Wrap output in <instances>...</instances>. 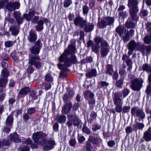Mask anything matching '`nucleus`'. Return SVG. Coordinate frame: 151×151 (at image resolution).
I'll use <instances>...</instances> for the list:
<instances>
[{
	"label": "nucleus",
	"mask_w": 151,
	"mask_h": 151,
	"mask_svg": "<svg viewBox=\"0 0 151 151\" xmlns=\"http://www.w3.org/2000/svg\"><path fill=\"white\" fill-rule=\"evenodd\" d=\"M141 46H144V47L143 49V51H141L144 55L145 54V50L146 49L147 52L148 53L150 51H151V45H149L148 46H145L144 45H142Z\"/></svg>",
	"instance_id": "nucleus-42"
},
{
	"label": "nucleus",
	"mask_w": 151,
	"mask_h": 151,
	"mask_svg": "<svg viewBox=\"0 0 151 151\" xmlns=\"http://www.w3.org/2000/svg\"><path fill=\"white\" fill-rule=\"evenodd\" d=\"M130 107L129 106H124L123 108V111L124 113L128 112L130 109Z\"/></svg>",
	"instance_id": "nucleus-64"
},
{
	"label": "nucleus",
	"mask_w": 151,
	"mask_h": 151,
	"mask_svg": "<svg viewBox=\"0 0 151 151\" xmlns=\"http://www.w3.org/2000/svg\"><path fill=\"white\" fill-rule=\"evenodd\" d=\"M34 70V69L32 66H29L27 69V73L30 74L33 72Z\"/></svg>",
	"instance_id": "nucleus-60"
},
{
	"label": "nucleus",
	"mask_w": 151,
	"mask_h": 151,
	"mask_svg": "<svg viewBox=\"0 0 151 151\" xmlns=\"http://www.w3.org/2000/svg\"><path fill=\"white\" fill-rule=\"evenodd\" d=\"M94 26L93 24L88 23L84 26L83 29L86 32H90L94 29Z\"/></svg>",
	"instance_id": "nucleus-22"
},
{
	"label": "nucleus",
	"mask_w": 151,
	"mask_h": 151,
	"mask_svg": "<svg viewBox=\"0 0 151 151\" xmlns=\"http://www.w3.org/2000/svg\"><path fill=\"white\" fill-rule=\"evenodd\" d=\"M9 72L6 69H4L2 70L0 77V81L7 83L8 77L9 76Z\"/></svg>",
	"instance_id": "nucleus-12"
},
{
	"label": "nucleus",
	"mask_w": 151,
	"mask_h": 151,
	"mask_svg": "<svg viewBox=\"0 0 151 151\" xmlns=\"http://www.w3.org/2000/svg\"><path fill=\"white\" fill-rule=\"evenodd\" d=\"M40 50L34 46H32L29 49L31 52L35 55H38L40 52Z\"/></svg>",
	"instance_id": "nucleus-33"
},
{
	"label": "nucleus",
	"mask_w": 151,
	"mask_h": 151,
	"mask_svg": "<svg viewBox=\"0 0 151 151\" xmlns=\"http://www.w3.org/2000/svg\"><path fill=\"white\" fill-rule=\"evenodd\" d=\"M34 46L40 50L42 47V43L40 40H38L35 43Z\"/></svg>",
	"instance_id": "nucleus-44"
},
{
	"label": "nucleus",
	"mask_w": 151,
	"mask_h": 151,
	"mask_svg": "<svg viewBox=\"0 0 151 151\" xmlns=\"http://www.w3.org/2000/svg\"><path fill=\"white\" fill-rule=\"evenodd\" d=\"M107 26L105 18L102 20L100 22H99L98 23V26L100 28H104Z\"/></svg>",
	"instance_id": "nucleus-37"
},
{
	"label": "nucleus",
	"mask_w": 151,
	"mask_h": 151,
	"mask_svg": "<svg viewBox=\"0 0 151 151\" xmlns=\"http://www.w3.org/2000/svg\"><path fill=\"white\" fill-rule=\"evenodd\" d=\"M29 88L28 87L23 88L20 90L19 94L21 95H25L29 91Z\"/></svg>",
	"instance_id": "nucleus-34"
},
{
	"label": "nucleus",
	"mask_w": 151,
	"mask_h": 151,
	"mask_svg": "<svg viewBox=\"0 0 151 151\" xmlns=\"http://www.w3.org/2000/svg\"><path fill=\"white\" fill-rule=\"evenodd\" d=\"M124 78L122 77H121L120 78L116 81L115 85L118 88H121L124 83Z\"/></svg>",
	"instance_id": "nucleus-32"
},
{
	"label": "nucleus",
	"mask_w": 151,
	"mask_h": 151,
	"mask_svg": "<svg viewBox=\"0 0 151 151\" xmlns=\"http://www.w3.org/2000/svg\"><path fill=\"white\" fill-rule=\"evenodd\" d=\"M36 110L33 107L29 108L27 110V113L29 114H32L35 113Z\"/></svg>",
	"instance_id": "nucleus-53"
},
{
	"label": "nucleus",
	"mask_w": 151,
	"mask_h": 151,
	"mask_svg": "<svg viewBox=\"0 0 151 151\" xmlns=\"http://www.w3.org/2000/svg\"><path fill=\"white\" fill-rule=\"evenodd\" d=\"M131 113L132 115H135L141 119H143L145 117V114L143 110L137 107L132 108Z\"/></svg>",
	"instance_id": "nucleus-7"
},
{
	"label": "nucleus",
	"mask_w": 151,
	"mask_h": 151,
	"mask_svg": "<svg viewBox=\"0 0 151 151\" xmlns=\"http://www.w3.org/2000/svg\"><path fill=\"white\" fill-rule=\"evenodd\" d=\"M145 26V29L147 30L148 33H151V23H146Z\"/></svg>",
	"instance_id": "nucleus-45"
},
{
	"label": "nucleus",
	"mask_w": 151,
	"mask_h": 151,
	"mask_svg": "<svg viewBox=\"0 0 151 151\" xmlns=\"http://www.w3.org/2000/svg\"><path fill=\"white\" fill-rule=\"evenodd\" d=\"M86 148V150L91 151L93 148L91 144L88 142H87Z\"/></svg>",
	"instance_id": "nucleus-58"
},
{
	"label": "nucleus",
	"mask_w": 151,
	"mask_h": 151,
	"mask_svg": "<svg viewBox=\"0 0 151 151\" xmlns=\"http://www.w3.org/2000/svg\"><path fill=\"white\" fill-rule=\"evenodd\" d=\"M94 96V94L90 91H86L84 92V96L86 98L89 97L90 99H92L93 98Z\"/></svg>",
	"instance_id": "nucleus-36"
},
{
	"label": "nucleus",
	"mask_w": 151,
	"mask_h": 151,
	"mask_svg": "<svg viewBox=\"0 0 151 151\" xmlns=\"http://www.w3.org/2000/svg\"><path fill=\"white\" fill-rule=\"evenodd\" d=\"M10 30L12 32V34L14 35H17L18 33L19 28L18 27L14 26H10Z\"/></svg>",
	"instance_id": "nucleus-26"
},
{
	"label": "nucleus",
	"mask_w": 151,
	"mask_h": 151,
	"mask_svg": "<svg viewBox=\"0 0 151 151\" xmlns=\"http://www.w3.org/2000/svg\"><path fill=\"white\" fill-rule=\"evenodd\" d=\"M66 117L64 115H61L58 118V122L60 123L65 122L66 120Z\"/></svg>",
	"instance_id": "nucleus-43"
},
{
	"label": "nucleus",
	"mask_w": 151,
	"mask_h": 151,
	"mask_svg": "<svg viewBox=\"0 0 151 151\" xmlns=\"http://www.w3.org/2000/svg\"><path fill=\"white\" fill-rule=\"evenodd\" d=\"M143 138L146 141H150L151 140V128H149L144 132Z\"/></svg>",
	"instance_id": "nucleus-15"
},
{
	"label": "nucleus",
	"mask_w": 151,
	"mask_h": 151,
	"mask_svg": "<svg viewBox=\"0 0 151 151\" xmlns=\"http://www.w3.org/2000/svg\"><path fill=\"white\" fill-rule=\"evenodd\" d=\"M144 43L147 44L151 43V33H147L143 38Z\"/></svg>",
	"instance_id": "nucleus-25"
},
{
	"label": "nucleus",
	"mask_w": 151,
	"mask_h": 151,
	"mask_svg": "<svg viewBox=\"0 0 151 151\" xmlns=\"http://www.w3.org/2000/svg\"><path fill=\"white\" fill-rule=\"evenodd\" d=\"M40 87L43 89L47 90L51 88V85L50 83H43L40 85Z\"/></svg>",
	"instance_id": "nucleus-41"
},
{
	"label": "nucleus",
	"mask_w": 151,
	"mask_h": 151,
	"mask_svg": "<svg viewBox=\"0 0 151 151\" xmlns=\"http://www.w3.org/2000/svg\"><path fill=\"white\" fill-rule=\"evenodd\" d=\"M139 11V9L137 10H129V14L133 21H137L138 19V17L137 15V13Z\"/></svg>",
	"instance_id": "nucleus-20"
},
{
	"label": "nucleus",
	"mask_w": 151,
	"mask_h": 151,
	"mask_svg": "<svg viewBox=\"0 0 151 151\" xmlns=\"http://www.w3.org/2000/svg\"><path fill=\"white\" fill-rule=\"evenodd\" d=\"M122 92L123 95V97L125 98L128 95L129 91L128 89L125 88L122 91Z\"/></svg>",
	"instance_id": "nucleus-48"
},
{
	"label": "nucleus",
	"mask_w": 151,
	"mask_h": 151,
	"mask_svg": "<svg viewBox=\"0 0 151 151\" xmlns=\"http://www.w3.org/2000/svg\"><path fill=\"white\" fill-rule=\"evenodd\" d=\"M106 74L111 75L113 72V66L112 65L108 64L107 66Z\"/></svg>",
	"instance_id": "nucleus-35"
},
{
	"label": "nucleus",
	"mask_w": 151,
	"mask_h": 151,
	"mask_svg": "<svg viewBox=\"0 0 151 151\" xmlns=\"http://www.w3.org/2000/svg\"><path fill=\"white\" fill-rule=\"evenodd\" d=\"M56 145L55 141L53 139L45 140L43 145V149L47 151L52 149Z\"/></svg>",
	"instance_id": "nucleus-9"
},
{
	"label": "nucleus",
	"mask_w": 151,
	"mask_h": 151,
	"mask_svg": "<svg viewBox=\"0 0 151 151\" xmlns=\"http://www.w3.org/2000/svg\"><path fill=\"white\" fill-rule=\"evenodd\" d=\"M104 18L107 25H110L114 23V19L113 17H108Z\"/></svg>",
	"instance_id": "nucleus-29"
},
{
	"label": "nucleus",
	"mask_w": 151,
	"mask_h": 151,
	"mask_svg": "<svg viewBox=\"0 0 151 151\" xmlns=\"http://www.w3.org/2000/svg\"><path fill=\"white\" fill-rule=\"evenodd\" d=\"M141 69L143 71L151 73V65L147 63H145L141 67Z\"/></svg>",
	"instance_id": "nucleus-24"
},
{
	"label": "nucleus",
	"mask_w": 151,
	"mask_h": 151,
	"mask_svg": "<svg viewBox=\"0 0 151 151\" xmlns=\"http://www.w3.org/2000/svg\"><path fill=\"white\" fill-rule=\"evenodd\" d=\"M101 128V126L97 124L93 125L92 129L94 132H96L97 130Z\"/></svg>",
	"instance_id": "nucleus-57"
},
{
	"label": "nucleus",
	"mask_w": 151,
	"mask_h": 151,
	"mask_svg": "<svg viewBox=\"0 0 151 151\" xmlns=\"http://www.w3.org/2000/svg\"><path fill=\"white\" fill-rule=\"evenodd\" d=\"M136 126L139 129L142 130L144 127V125L143 123L137 122L136 124Z\"/></svg>",
	"instance_id": "nucleus-59"
},
{
	"label": "nucleus",
	"mask_w": 151,
	"mask_h": 151,
	"mask_svg": "<svg viewBox=\"0 0 151 151\" xmlns=\"http://www.w3.org/2000/svg\"><path fill=\"white\" fill-rule=\"evenodd\" d=\"M108 146L110 147H112L115 145V142L113 140H110L107 142Z\"/></svg>",
	"instance_id": "nucleus-51"
},
{
	"label": "nucleus",
	"mask_w": 151,
	"mask_h": 151,
	"mask_svg": "<svg viewBox=\"0 0 151 151\" xmlns=\"http://www.w3.org/2000/svg\"><path fill=\"white\" fill-rule=\"evenodd\" d=\"M71 3V0H66L64 2V6L65 7H67L70 5Z\"/></svg>",
	"instance_id": "nucleus-52"
},
{
	"label": "nucleus",
	"mask_w": 151,
	"mask_h": 151,
	"mask_svg": "<svg viewBox=\"0 0 151 151\" xmlns=\"http://www.w3.org/2000/svg\"><path fill=\"white\" fill-rule=\"evenodd\" d=\"M128 14L126 11H121L119 12V17H122L124 18L127 16Z\"/></svg>",
	"instance_id": "nucleus-50"
},
{
	"label": "nucleus",
	"mask_w": 151,
	"mask_h": 151,
	"mask_svg": "<svg viewBox=\"0 0 151 151\" xmlns=\"http://www.w3.org/2000/svg\"><path fill=\"white\" fill-rule=\"evenodd\" d=\"M116 106L115 110L117 112H120L122 111V106L121 104L115 105Z\"/></svg>",
	"instance_id": "nucleus-54"
},
{
	"label": "nucleus",
	"mask_w": 151,
	"mask_h": 151,
	"mask_svg": "<svg viewBox=\"0 0 151 151\" xmlns=\"http://www.w3.org/2000/svg\"><path fill=\"white\" fill-rule=\"evenodd\" d=\"M97 72L95 69H92L91 71L86 74V76L88 78L96 77L97 76Z\"/></svg>",
	"instance_id": "nucleus-27"
},
{
	"label": "nucleus",
	"mask_w": 151,
	"mask_h": 151,
	"mask_svg": "<svg viewBox=\"0 0 151 151\" xmlns=\"http://www.w3.org/2000/svg\"><path fill=\"white\" fill-rule=\"evenodd\" d=\"M5 45L7 47H9L12 46L13 45V42L11 41H7L5 42Z\"/></svg>",
	"instance_id": "nucleus-56"
},
{
	"label": "nucleus",
	"mask_w": 151,
	"mask_h": 151,
	"mask_svg": "<svg viewBox=\"0 0 151 151\" xmlns=\"http://www.w3.org/2000/svg\"><path fill=\"white\" fill-rule=\"evenodd\" d=\"M143 82L142 78H135L131 81L130 87L134 91H139L142 87Z\"/></svg>",
	"instance_id": "nucleus-4"
},
{
	"label": "nucleus",
	"mask_w": 151,
	"mask_h": 151,
	"mask_svg": "<svg viewBox=\"0 0 151 151\" xmlns=\"http://www.w3.org/2000/svg\"><path fill=\"white\" fill-rule=\"evenodd\" d=\"M113 100L115 105L121 104L122 100L120 98V94L119 93H116L114 94Z\"/></svg>",
	"instance_id": "nucleus-21"
},
{
	"label": "nucleus",
	"mask_w": 151,
	"mask_h": 151,
	"mask_svg": "<svg viewBox=\"0 0 151 151\" xmlns=\"http://www.w3.org/2000/svg\"><path fill=\"white\" fill-rule=\"evenodd\" d=\"M100 52L101 55L103 57L106 56L109 50V47L108 43L106 41H104L101 42Z\"/></svg>",
	"instance_id": "nucleus-8"
},
{
	"label": "nucleus",
	"mask_w": 151,
	"mask_h": 151,
	"mask_svg": "<svg viewBox=\"0 0 151 151\" xmlns=\"http://www.w3.org/2000/svg\"><path fill=\"white\" fill-rule=\"evenodd\" d=\"M75 50V47L70 45L69 46L67 50L64 51L58 59L60 63L58 65V66L59 69L62 71H66L67 70V67L70 66L72 64L76 63L77 60L75 55H72L70 58L68 57L69 54L74 52Z\"/></svg>",
	"instance_id": "nucleus-1"
},
{
	"label": "nucleus",
	"mask_w": 151,
	"mask_h": 151,
	"mask_svg": "<svg viewBox=\"0 0 151 151\" xmlns=\"http://www.w3.org/2000/svg\"><path fill=\"white\" fill-rule=\"evenodd\" d=\"M147 95L149 96L151 95V84L150 83L148 84L147 87L145 91Z\"/></svg>",
	"instance_id": "nucleus-46"
},
{
	"label": "nucleus",
	"mask_w": 151,
	"mask_h": 151,
	"mask_svg": "<svg viewBox=\"0 0 151 151\" xmlns=\"http://www.w3.org/2000/svg\"><path fill=\"white\" fill-rule=\"evenodd\" d=\"M125 26L127 28H134L135 27V24L131 20H129L126 22L125 23Z\"/></svg>",
	"instance_id": "nucleus-28"
},
{
	"label": "nucleus",
	"mask_w": 151,
	"mask_h": 151,
	"mask_svg": "<svg viewBox=\"0 0 151 151\" xmlns=\"http://www.w3.org/2000/svg\"><path fill=\"white\" fill-rule=\"evenodd\" d=\"M88 140L91 142L93 144L98 145L102 142V140L99 137H96L93 136H90L89 137Z\"/></svg>",
	"instance_id": "nucleus-17"
},
{
	"label": "nucleus",
	"mask_w": 151,
	"mask_h": 151,
	"mask_svg": "<svg viewBox=\"0 0 151 151\" xmlns=\"http://www.w3.org/2000/svg\"><path fill=\"white\" fill-rule=\"evenodd\" d=\"M100 46L99 45L96 43H94L92 47V50L96 52H99V50L100 48Z\"/></svg>",
	"instance_id": "nucleus-38"
},
{
	"label": "nucleus",
	"mask_w": 151,
	"mask_h": 151,
	"mask_svg": "<svg viewBox=\"0 0 151 151\" xmlns=\"http://www.w3.org/2000/svg\"><path fill=\"white\" fill-rule=\"evenodd\" d=\"M99 83L101 87H107L109 85V83H107L105 81H101Z\"/></svg>",
	"instance_id": "nucleus-62"
},
{
	"label": "nucleus",
	"mask_w": 151,
	"mask_h": 151,
	"mask_svg": "<svg viewBox=\"0 0 151 151\" xmlns=\"http://www.w3.org/2000/svg\"><path fill=\"white\" fill-rule=\"evenodd\" d=\"M35 12L34 11H29L28 14H24L23 15V17L25 18L27 21H30L34 16Z\"/></svg>",
	"instance_id": "nucleus-23"
},
{
	"label": "nucleus",
	"mask_w": 151,
	"mask_h": 151,
	"mask_svg": "<svg viewBox=\"0 0 151 151\" xmlns=\"http://www.w3.org/2000/svg\"><path fill=\"white\" fill-rule=\"evenodd\" d=\"M72 106V104L71 103L65 105L62 110V113L65 114L69 112L70 111Z\"/></svg>",
	"instance_id": "nucleus-19"
},
{
	"label": "nucleus",
	"mask_w": 151,
	"mask_h": 151,
	"mask_svg": "<svg viewBox=\"0 0 151 151\" xmlns=\"http://www.w3.org/2000/svg\"><path fill=\"white\" fill-rule=\"evenodd\" d=\"M9 0H2L0 1V9L3 8L6 3L8 2Z\"/></svg>",
	"instance_id": "nucleus-63"
},
{
	"label": "nucleus",
	"mask_w": 151,
	"mask_h": 151,
	"mask_svg": "<svg viewBox=\"0 0 151 151\" xmlns=\"http://www.w3.org/2000/svg\"><path fill=\"white\" fill-rule=\"evenodd\" d=\"M13 116L12 115H10L7 117L6 119V124L7 125L10 126L13 124Z\"/></svg>",
	"instance_id": "nucleus-31"
},
{
	"label": "nucleus",
	"mask_w": 151,
	"mask_h": 151,
	"mask_svg": "<svg viewBox=\"0 0 151 151\" xmlns=\"http://www.w3.org/2000/svg\"><path fill=\"white\" fill-rule=\"evenodd\" d=\"M127 5L129 10H137L139 9L137 6L138 4L137 0H128Z\"/></svg>",
	"instance_id": "nucleus-13"
},
{
	"label": "nucleus",
	"mask_w": 151,
	"mask_h": 151,
	"mask_svg": "<svg viewBox=\"0 0 151 151\" xmlns=\"http://www.w3.org/2000/svg\"><path fill=\"white\" fill-rule=\"evenodd\" d=\"M43 22L41 20L37 22V25L36 27V29L37 31H40L43 29Z\"/></svg>",
	"instance_id": "nucleus-30"
},
{
	"label": "nucleus",
	"mask_w": 151,
	"mask_h": 151,
	"mask_svg": "<svg viewBox=\"0 0 151 151\" xmlns=\"http://www.w3.org/2000/svg\"><path fill=\"white\" fill-rule=\"evenodd\" d=\"M115 31L119 35L120 37L122 39L124 43L127 42L129 40L128 32L125 28L119 26L116 28Z\"/></svg>",
	"instance_id": "nucleus-3"
},
{
	"label": "nucleus",
	"mask_w": 151,
	"mask_h": 151,
	"mask_svg": "<svg viewBox=\"0 0 151 151\" xmlns=\"http://www.w3.org/2000/svg\"><path fill=\"white\" fill-rule=\"evenodd\" d=\"M7 83L0 81V93L4 92Z\"/></svg>",
	"instance_id": "nucleus-40"
},
{
	"label": "nucleus",
	"mask_w": 151,
	"mask_h": 151,
	"mask_svg": "<svg viewBox=\"0 0 151 151\" xmlns=\"http://www.w3.org/2000/svg\"><path fill=\"white\" fill-rule=\"evenodd\" d=\"M74 24L82 28L86 24V21L80 17H76L74 21Z\"/></svg>",
	"instance_id": "nucleus-14"
},
{
	"label": "nucleus",
	"mask_w": 151,
	"mask_h": 151,
	"mask_svg": "<svg viewBox=\"0 0 151 151\" xmlns=\"http://www.w3.org/2000/svg\"><path fill=\"white\" fill-rule=\"evenodd\" d=\"M69 144L70 146L73 147L76 144V141L75 138L71 139L69 142Z\"/></svg>",
	"instance_id": "nucleus-61"
},
{
	"label": "nucleus",
	"mask_w": 151,
	"mask_h": 151,
	"mask_svg": "<svg viewBox=\"0 0 151 151\" xmlns=\"http://www.w3.org/2000/svg\"><path fill=\"white\" fill-rule=\"evenodd\" d=\"M9 138L10 140L14 142L19 143L20 142L21 140L19 137V135L16 133H13L9 136Z\"/></svg>",
	"instance_id": "nucleus-16"
},
{
	"label": "nucleus",
	"mask_w": 151,
	"mask_h": 151,
	"mask_svg": "<svg viewBox=\"0 0 151 151\" xmlns=\"http://www.w3.org/2000/svg\"><path fill=\"white\" fill-rule=\"evenodd\" d=\"M141 45L139 43L136 42L134 40H131L128 44V49L135 51L138 50L140 51H143L144 46H141Z\"/></svg>",
	"instance_id": "nucleus-5"
},
{
	"label": "nucleus",
	"mask_w": 151,
	"mask_h": 151,
	"mask_svg": "<svg viewBox=\"0 0 151 151\" xmlns=\"http://www.w3.org/2000/svg\"><path fill=\"white\" fill-rule=\"evenodd\" d=\"M82 130L83 132L87 134H89L91 132V131L89 129L85 126H83L82 128Z\"/></svg>",
	"instance_id": "nucleus-49"
},
{
	"label": "nucleus",
	"mask_w": 151,
	"mask_h": 151,
	"mask_svg": "<svg viewBox=\"0 0 151 151\" xmlns=\"http://www.w3.org/2000/svg\"><path fill=\"white\" fill-rule=\"evenodd\" d=\"M37 39L36 34L32 30L29 32V35L28 36V40L31 42H34Z\"/></svg>",
	"instance_id": "nucleus-18"
},
{
	"label": "nucleus",
	"mask_w": 151,
	"mask_h": 151,
	"mask_svg": "<svg viewBox=\"0 0 151 151\" xmlns=\"http://www.w3.org/2000/svg\"><path fill=\"white\" fill-rule=\"evenodd\" d=\"M6 93L5 92L0 93V102H2L5 99Z\"/></svg>",
	"instance_id": "nucleus-55"
},
{
	"label": "nucleus",
	"mask_w": 151,
	"mask_h": 151,
	"mask_svg": "<svg viewBox=\"0 0 151 151\" xmlns=\"http://www.w3.org/2000/svg\"><path fill=\"white\" fill-rule=\"evenodd\" d=\"M47 135V134L45 133L41 132H38L34 134L32 136V138L35 143H37V145H40L41 142L39 139L42 137L46 136Z\"/></svg>",
	"instance_id": "nucleus-10"
},
{
	"label": "nucleus",
	"mask_w": 151,
	"mask_h": 151,
	"mask_svg": "<svg viewBox=\"0 0 151 151\" xmlns=\"http://www.w3.org/2000/svg\"><path fill=\"white\" fill-rule=\"evenodd\" d=\"M45 81L51 82L53 81L52 77L50 74H47L45 76Z\"/></svg>",
	"instance_id": "nucleus-39"
},
{
	"label": "nucleus",
	"mask_w": 151,
	"mask_h": 151,
	"mask_svg": "<svg viewBox=\"0 0 151 151\" xmlns=\"http://www.w3.org/2000/svg\"><path fill=\"white\" fill-rule=\"evenodd\" d=\"M102 40V38L99 37H95L94 40V42L96 44L99 45L100 42L101 43V42L104 41Z\"/></svg>",
	"instance_id": "nucleus-47"
},
{
	"label": "nucleus",
	"mask_w": 151,
	"mask_h": 151,
	"mask_svg": "<svg viewBox=\"0 0 151 151\" xmlns=\"http://www.w3.org/2000/svg\"><path fill=\"white\" fill-rule=\"evenodd\" d=\"M40 58L38 56L32 57L29 61V64L31 65H34L36 68L40 69L43 65L40 62Z\"/></svg>",
	"instance_id": "nucleus-6"
},
{
	"label": "nucleus",
	"mask_w": 151,
	"mask_h": 151,
	"mask_svg": "<svg viewBox=\"0 0 151 151\" xmlns=\"http://www.w3.org/2000/svg\"><path fill=\"white\" fill-rule=\"evenodd\" d=\"M20 6L19 3L17 1L10 2L5 5V8L9 11H13L18 9Z\"/></svg>",
	"instance_id": "nucleus-11"
},
{
	"label": "nucleus",
	"mask_w": 151,
	"mask_h": 151,
	"mask_svg": "<svg viewBox=\"0 0 151 151\" xmlns=\"http://www.w3.org/2000/svg\"><path fill=\"white\" fill-rule=\"evenodd\" d=\"M68 121L66 123L69 128L71 127L73 125L75 126L79 127L81 123V121L80 120L76 115H73L70 114L68 115Z\"/></svg>",
	"instance_id": "nucleus-2"
}]
</instances>
